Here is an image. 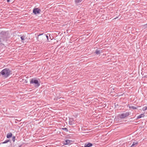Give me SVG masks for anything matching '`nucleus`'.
Instances as JSON below:
<instances>
[{
    "label": "nucleus",
    "instance_id": "obj_1",
    "mask_svg": "<svg viewBox=\"0 0 147 147\" xmlns=\"http://www.w3.org/2000/svg\"><path fill=\"white\" fill-rule=\"evenodd\" d=\"M12 74V71L8 68L2 70L0 72V76H1L5 78H6Z\"/></svg>",
    "mask_w": 147,
    "mask_h": 147
},
{
    "label": "nucleus",
    "instance_id": "obj_2",
    "mask_svg": "<svg viewBox=\"0 0 147 147\" xmlns=\"http://www.w3.org/2000/svg\"><path fill=\"white\" fill-rule=\"evenodd\" d=\"M0 36L3 38L4 40L7 41L10 37L8 31H2L0 32Z\"/></svg>",
    "mask_w": 147,
    "mask_h": 147
},
{
    "label": "nucleus",
    "instance_id": "obj_3",
    "mask_svg": "<svg viewBox=\"0 0 147 147\" xmlns=\"http://www.w3.org/2000/svg\"><path fill=\"white\" fill-rule=\"evenodd\" d=\"M30 84H34L35 87L36 88L38 87L40 85V84L38 81L35 78H32L30 80Z\"/></svg>",
    "mask_w": 147,
    "mask_h": 147
},
{
    "label": "nucleus",
    "instance_id": "obj_4",
    "mask_svg": "<svg viewBox=\"0 0 147 147\" xmlns=\"http://www.w3.org/2000/svg\"><path fill=\"white\" fill-rule=\"evenodd\" d=\"M131 113L129 112H126L123 113L119 115V117L121 119H124L129 116Z\"/></svg>",
    "mask_w": 147,
    "mask_h": 147
},
{
    "label": "nucleus",
    "instance_id": "obj_5",
    "mask_svg": "<svg viewBox=\"0 0 147 147\" xmlns=\"http://www.w3.org/2000/svg\"><path fill=\"white\" fill-rule=\"evenodd\" d=\"M41 11L38 8H34L33 10V13L34 15L38 14L40 13Z\"/></svg>",
    "mask_w": 147,
    "mask_h": 147
},
{
    "label": "nucleus",
    "instance_id": "obj_6",
    "mask_svg": "<svg viewBox=\"0 0 147 147\" xmlns=\"http://www.w3.org/2000/svg\"><path fill=\"white\" fill-rule=\"evenodd\" d=\"M72 141L69 140H65L64 144L65 145H69L71 144Z\"/></svg>",
    "mask_w": 147,
    "mask_h": 147
},
{
    "label": "nucleus",
    "instance_id": "obj_7",
    "mask_svg": "<svg viewBox=\"0 0 147 147\" xmlns=\"http://www.w3.org/2000/svg\"><path fill=\"white\" fill-rule=\"evenodd\" d=\"M92 146V144L89 142H88L85 143L84 146L82 147H90Z\"/></svg>",
    "mask_w": 147,
    "mask_h": 147
},
{
    "label": "nucleus",
    "instance_id": "obj_8",
    "mask_svg": "<svg viewBox=\"0 0 147 147\" xmlns=\"http://www.w3.org/2000/svg\"><path fill=\"white\" fill-rule=\"evenodd\" d=\"M74 120L72 118H71L69 119V125H71L74 124Z\"/></svg>",
    "mask_w": 147,
    "mask_h": 147
},
{
    "label": "nucleus",
    "instance_id": "obj_9",
    "mask_svg": "<svg viewBox=\"0 0 147 147\" xmlns=\"http://www.w3.org/2000/svg\"><path fill=\"white\" fill-rule=\"evenodd\" d=\"M41 35L43 37L45 38L46 37L47 39V40H49V36L48 35H47L46 34H45L44 33H43L39 34L38 35V36H39Z\"/></svg>",
    "mask_w": 147,
    "mask_h": 147
},
{
    "label": "nucleus",
    "instance_id": "obj_10",
    "mask_svg": "<svg viewBox=\"0 0 147 147\" xmlns=\"http://www.w3.org/2000/svg\"><path fill=\"white\" fill-rule=\"evenodd\" d=\"M6 41H7L6 40H4L3 39V38L2 37H1V36H0V45H3V42H6Z\"/></svg>",
    "mask_w": 147,
    "mask_h": 147
},
{
    "label": "nucleus",
    "instance_id": "obj_11",
    "mask_svg": "<svg viewBox=\"0 0 147 147\" xmlns=\"http://www.w3.org/2000/svg\"><path fill=\"white\" fill-rule=\"evenodd\" d=\"M83 0H74L75 3L76 5H78Z\"/></svg>",
    "mask_w": 147,
    "mask_h": 147
},
{
    "label": "nucleus",
    "instance_id": "obj_12",
    "mask_svg": "<svg viewBox=\"0 0 147 147\" xmlns=\"http://www.w3.org/2000/svg\"><path fill=\"white\" fill-rule=\"evenodd\" d=\"M12 136V134L11 133H9L7 134L6 137L8 138H11Z\"/></svg>",
    "mask_w": 147,
    "mask_h": 147
},
{
    "label": "nucleus",
    "instance_id": "obj_13",
    "mask_svg": "<svg viewBox=\"0 0 147 147\" xmlns=\"http://www.w3.org/2000/svg\"><path fill=\"white\" fill-rule=\"evenodd\" d=\"M138 142H134L131 146L130 147H134V146H136L138 144Z\"/></svg>",
    "mask_w": 147,
    "mask_h": 147
},
{
    "label": "nucleus",
    "instance_id": "obj_14",
    "mask_svg": "<svg viewBox=\"0 0 147 147\" xmlns=\"http://www.w3.org/2000/svg\"><path fill=\"white\" fill-rule=\"evenodd\" d=\"M144 116V114H141L137 117V119H139Z\"/></svg>",
    "mask_w": 147,
    "mask_h": 147
},
{
    "label": "nucleus",
    "instance_id": "obj_15",
    "mask_svg": "<svg viewBox=\"0 0 147 147\" xmlns=\"http://www.w3.org/2000/svg\"><path fill=\"white\" fill-rule=\"evenodd\" d=\"M138 107V106L137 107H135L134 106H129V109H137Z\"/></svg>",
    "mask_w": 147,
    "mask_h": 147
},
{
    "label": "nucleus",
    "instance_id": "obj_16",
    "mask_svg": "<svg viewBox=\"0 0 147 147\" xmlns=\"http://www.w3.org/2000/svg\"><path fill=\"white\" fill-rule=\"evenodd\" d=\"M95 53L97 55L100 54V51L97 49L95 52Z\"/></svg>",
    "mask_w": 147,
    "mask_h": 147
},
{
    "label": "nucleus",
    "instance_id": "obj_17",
    "mask_svg": "<svg viewBox=\"0 0 147 147\" xmlns=\"http://www.w3.org/2000/svg\"><path fill=\"white\" fill-rule=\"evenodd\" d=\"M9 141H10L9 140H5L4 142L1 143V144H5V143H7L8 142H9Z\"/></svg>",
    "mask_w": 147,
    "mask_h": 147
},
{
    "label": "nucleus",
    "instance_id": "obj_18",
    "mask_svg": "<svg viewBox=\"0 0 147 147\" xmlns=\"http://www.w3.org/2000/svg\"><path fill=\"white\" fill-rule=\"evenodd\" d=\"M61 129L65 131L66 132L68 131V129L66 128H61Z\"/></svg>",
    "mask_w": 147,
    "mask_h": 147
},
{
    "label": "nucleus",
    "instance_id": "obj_19",
    "mask_svg": "<svg viewBox=\"0 0 147 147\" xmlns=\"http://www.w3.org/2000/svg\"><path fill=\"white\" fill-rule=\"evenodd\" d=\"M142 110L143 111H145L147 110V107H144L142 109Z\"/></svg>",
    "mask_w": 147,
    "mask_h": 147
},
{
    "label": "nucleus",
    "instance_id": "obj_20",
    "mask_svg": "<svg viewBox=\"0 0 147 147\" xmlns=\"http://www.w3.org/2000/svg\"><path fill=\"white\" fill-rule=\"evenodd\" d=\"M25 36H23L21 37L20 38L22 40H25Z\"/></svg>",
    "mask_w": 147,
    "mask_h": 147
},
{
    "label": "nucleus",
    "instance_id": "obj_21",
    "mask_svg": "<svg viewBox=\"0 0 147 147\" xmlns=\"http://www.w3.org/2000/svg\"><path fill=\"white\" fill-rule=\"evenodd\" d=\"M15 136H13L12 138V140L13 142H14L15 140Z\"/></svg>",
    "mask_w": 147,
    "mask_h": 147
},
{
    "label": "nucleus",
    "instance_id": "obj_22",
    "mask_svg": "<svg viewBox=\"0 0 147 147\" xmlns=\"http://www.w3.org/2000/svg\"><path fill=\"white\" fill-rule=\"evenodd\" d=\"M144 27L146 28H147V23L146 24H144L143 25Z\"/></svg>",
    "mask_w": 147,
    "mask_h": 147
},
{
    "label": "nucleus",
    "instance_id": "obj_23",
    "mask_svg": "<svg viewBox=\"0 0 147 147\" xmlns=\"http://www.w3.org/2000/svg\"><path fill=\"white\" fill-rule=\"evenodd\" d=\"M117 18H114V19H116Z\"/></svg>",
    "mask_w": 147,
    "mask_h": 147
},
{
    "label": "nucleus",
    "instance_id": "obj_24",
    "mask_svg": "<svg viewBox=\"0 0 147 147\" xmlns=\"http://www.w3.org/2000/svg\"><path fill=\"white\" fill-rule=\"evenodd\" d=\"M19 147H20V146Z\"/></svg>",
    "mask_w": 147,
    "mask_h": 147
}]
</instances>
